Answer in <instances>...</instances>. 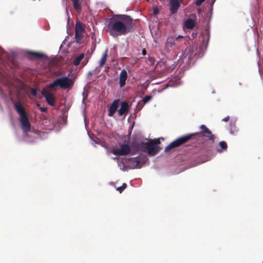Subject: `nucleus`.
I'll return each mask as SVG.
<instances>
[{"label": "nucleus", "instance_id": "11", "mask_svg": "<svg viewBox=\"0 0 263 263\" xmlns=\"http://www.w3.org/2000/svg\"><path fill=\"white\" fill-rule=\"evenodd\" d=\"M130 106L126 101L121 102L120 109L118 110L119 116H126L129 111Z\"/></svg>", "mask_w": 263, "mask_h": 263}, {"label": "nucleus", "instance_id": "21", "mask_svg": "<svg viewBox=\"0 0 263 263\" xmlns=\"http://www.w3.org/2000/svg\"><path fill=\"white\" fill-rule=\"evenodd\" d=\"M127 184L125 183H123L122 186H119L117 188V190L119 191L120 193H122L124 189L126 187Z\"/></svg>", "mask_w": 263, "mask_h": 263}, {"label": "nucleus", "instance_id": "32", "mask_svg": "<svg viewBox=\"0 0 263 263\" xmlns=\"http://www.w3.org/2000/svg\"><path fill=\"white\" fill-rule=\"evenodd\" d=\"M182 37H183V36L179 35H178V36L176 37V40H178L179 39L182 38Z\"/></svg>", "mask_w": 263, "mask_h": 263}, {"label": "nucleus", "instance_id": "19", "mask_svg": "<svg viewBox=\"0 0 263 263\" xmlns=\"http://www.w3.org/2000/svg\"><path fill=\"white\" fill-rule=\"evenodd\" d=\"M84 53H81L79 54L78 57H77L75 59L73 60V64L75 66H78L80 64L81 61L84 59Z\"/></svg>", "mask_w": 263, "mask_h": 263}, {"label": "nucleus", "instance_id": "30", "mask_svg": "<svg viewBox=\"0 0 263 263\" xmlns=\"http://www.w3.org/2000/svg\"><path fill=\"white\" fill-rule=\"evenodd\" d=\"M149 61L151 63H153L154 62V59L153 58L149 57Z\"/></svg>", "mask_w": 263, "mask_h": 263}, {"label": "nucleus", "instance_id": "12", "mask_svg": "<svg viewBox=\"0 0 263 263\" xmlns=\"http://www.w3.org/2000/svg\"><path fill=\"white\" fill-rule=\"evenodd\" d=\"M119 103V100H115L112 102L109 108L108 116L111 117L115 114L118 107Z\"/></svg>", "mask_w": 263, "mask_h": 263}, {"label": "nucleus", "instance_id": "3", "mask_svg": "<svg viewBox=\"0 0 263 263\" xmlns=\"http://www.w3.org/2000/svg\"><path fill=\"white\" fill-rule=\"evenodd\" d=\"M12 104L17 113L20 115V122L23 131L27 133L31 131V124L30 123L28 114L25 108L20 102L12 101Z\"/></svg>", "mask_w": 263, "mask_h": 263}, {"label": "nucleus", "instance_id": "15", "mask_svg": "<svg viewBox=\"0 0 263 263\" xmlns=\"http://www.w3.org/2000/svg\"><path fill=\"white\" fill-rule=\"evenodd\" d=\"M28 54L31 55L33 59L36 60L43 59L46 57V55L42 53L38 52H34L29 51L28 52Z\"/></svg>", "mask_w": 263, "mask_h": 263}, {"label": "nucleus", "instance_id": "2", "mask_svg": "<svg viewBox=\"0 0 263 263\" xmlns=\"http://www.w3.org/2000/svg\"><path fill=\"white\" fill-rule=\"evenodd\" d=\"M200 132L188 134L180 137L173 141L165 147L164 152L166 153L168 152L171 149L181 146V145L185 143L189 140L191 139L195 136H196L199 138H204L207 140L211 141L212 143H214L215 137L212 133L211 131L204 125H201L200 126Z\"/></svg>", "mask_w": 263, "mask_h": 263}, {"label": "nucleus", "instance_id": "26", "mask_svg": "<svg viewBox=\"0 0 263 263\" xmlns=\"http://www.w3.org/2000/svg\"><path fill=\"white\" fill-rule=\"evenodd\" d=\"M204 1L205 0H197L195 2V4L197 6H200Z\"/></svg>", "mask_w": 263, "mask_h": 263}, {"label": "nucleus", "instance_id": "14", "mask_svg": "<svg viewBox=\"0 0 263 263\" xmlns=\"http://www.w3.org/2000/svg\"><path fill=\"white\" fill-rule=\"evenodd\" d=\"M73 4L74 10L77 12H81L82 10L81 4L82 0H71Z\"/></svg>", "mask_w": 263, "mask_h": 263}, {"label": "nucleus", "instance_id": "29", "mask_svg": "<svg viewBox=\"0 0 263 263\" xmlns=\"http://www.w3.org/2000/svg\"><path fill=\"white\" fill-rule=\"evenodd\" d=\"M230 119V117L229 116H227L226 117L222 119V121L224 122H228Z\"/></svg>", "mask_w": 263, "mask_h": 263}, {"label": "nucleus", "instance_id": "17", "mask_svg": "<svg viewBox=\"0 0 263 263\" xmlns=\"http://www.w3.org/2000/svg\"><path fill=\"white\" fill-rule=\"evenodd\" d=\"M184 26L187 29H193L195 26L194 20L191 18H188L185 21Z\"/></svg>", "mask_w": 263, "mask_h": 263}, {"label": "nucleus", "instance_id": "9", "mask_svg": "<svg viewBox=\"0 0 263 263\" xmlns=\"http://www.w3.org/2000/svg\"><path fill=\"white\" fill-rule=\"evenodd\" d=\"M145 152H147L149 155H156L161 149L158 145H155L153 142H146Z\"/></svg>", "mask_w": 263, "mask_h": 263}, {"label": "nucleus", "instance_id": "27", "mask_svg": "<svg viewBox=\"0 0 263 263\" xmlns=\"http://www.w3.org/2000/svg\"><path fill=\"white\" fill-rule=\"evenodd\" d=\"M159 13V9L158 8H155L153 10V14L154 15H157Z\"/></svg>", "mask_w": 263, "mask_h": 263}, {"label": "nucleus", "instance_id": "24", "mask_svg": "<svg viewBox=\"0 0 263 263\" xmlns=\"http://www.w3.org/2000/svg\"><path fill=\"white\" fill-rule=\"evenodd\" d=\"M31 90V94L33 97H36L37 96V89L34 88H30Z\"/></svg>", "mask_w": 263, "mask_h": 263}, {"label": "nucleus", "instance_id": "28", "mask_svg": "<svg viewBox=\"0 0 263 263\" xmlns=\"http://www.w3.org/2000/svg\"><path fill=\"white\" fill-rule=\"evenodd\" d=\"M40 110H41V111L42 112H46L47 110V108L46 107H40Z\"/></svg>", "mask_w": 263, "mask_h": 263}, {"label": "nucleus", "instance_id": "13", "mask_svg": "<svg viewBox=\"0 0 263 263\" xmlns=\"http://www.w3.org/2000/svg\"><path fill=\"white\" fill-rule=\"evenodd\" d=\"M127 78V73L125 69H123L119 76V83L120 87H123L125 85V82Z\"/></svg>", "mask_w": 263, "mask_h": 263}, {"label": "nucleus", "instance_id": "4", "mask_svg": "<svg viewBox=\"0 0 263 263\" xmlns=\"http://www.w3.org/2000/svg\"><path fill=\"white\" fill-rule=\"evenodd\" d=\"M74 85V80L68 76L58 78L49 84L47 88L52 89L55 86H59L62 89H71Z\"/></svg>", "mask_w": 263, "mask_h": 263}, {"label": "nucleus", "instance_id": "1", "mask_svg": "<svg viewBox=\"0 0 263 263\" xmlns=\"http://www.w3.org/2000/svg\"><path fill=\"white\" fill-rule=\"evenodd\" d=\"M106 31L116 37L125 35L135 29L133 19L127 15H115L107 21Z\"/></svg>", "mask_w": 263, "mask_h": 263}, {"label": "nucleus", "instance_id": "8", "mask_svg": "<svg viewBox=\"0 0 263 263\" xmlns=\"http://www.w3.org/2000/svg\"><path fill=\"white\" fill-rule=\"evenodd\" d=\"M42 94L49 105L51 106H55V99L53 93L50 92L47 88H44L42 91Z\"/></svg>", "mask_w": 263, "mask_h": 263}, {"label": "nucleus", "instance_id": "34", "mask_svg": "<svg viewBox=\"0 0 263 263\" xmlns=\"http://www.w3.org/2000/svg\"><path fill=\"white\" fill-rule=\"evenodd\" d=\"M232 124V121H231V122H230V124L231 125Z\"/></svg>", "mask_w": 263, "mask_h": 263}, {"label": "nucleus", "instance_id": "18", "mask_svg": "<svg viewBox=\"0 0 263 263\" xmlns=\"http://www.w3.org/2000/svg\"><path fill=\"white\" fill-rule=\"evenodd\" d=\"M107 52L108 50L106 49L105 51L103 53L102 58L99 62V66L100 67L103 66V65L105 64L106 60H107Z\"/></svg>", "mask_w": 263, "mask_h": 263}, {"label": "nucleus", "instance_id": "16", "mask_svg": "<svg viewBox=\"0 0 263 263\" xmlns=\"http://www.w3.org/2000/svg\"><path fill=\"white\" fill-rule=\"evenodd\" d=\"M152 98V96H146L141 101H139L137 105V108L140 110L143 107L142 104H145L150 101Z\"/></svg>", "mask_w": 263, "mask_h": 263}, {"label": "nucleus", "instance_id": "5", "mask_svg": "<svg viewBox=\"0 0 263 263\" xmlns=\"http://www.w3.org/2000/svg\"><path fill=\"white\" fill-rule=\"evenodd\" d=\"M120 147V148L111 149L110 153L117 156H124L129 154L132 149L130 145L128 144H121Z\"/></svg>", "mask_w": 263, "mask_h": 263}, {"label": "nucleus", "instance_id": "22", "mask_svg": "<svg viewBox=\"0 0 263 263\" xmlns=\"http://www.w3.org/2000/svg\"><path fill=\"white\" fill-rule=\"evenodd\" d=\"M130 161L136 166H138L140 163L139 160L136 158H132Z\"/></svg>", "mask_w": 263, "mask_h": 263}, {"label": "nucleus", "instance_id": "7", "mask_svg": "<svg viewBox=\"0 0 263 263\" xmlns=\"http://www.w3.org/2000/svg\"><path fill=\"white\" fill-rule=\"evenodd\" d=\"M146 142H144L142 140L139 138L134 139L130 144V147L134 152H144Z\"/></svg>", "mask_w": 263, "mask_h": 263}, {"label": "nucleus", "instance_id": "33", "mask_svg": "<svg viewBox=\"0 0 263 263\" xmlns=\"http://www.w3.org/2000/svg\"><path fill=\"white\" fill-rule=\"evenodd\" d=\"M86 63H87V62H84V61L82 62V65H83V66L85 65L86 64Z\"/></svg>", "mask_w": 263, "mask_h": 263}, {"label": "nucleus", "instance_id": "23", "mask_svg": "<svg viewBox=\"0 0 263 263\" xmlns=\"http://www.w3.org/2000/svg\"><path fill=\"white\" fill-rule=\"evenodd\" d=\"M167 44L171 46H173L175 44V41L172 38H168L167 40Z\"/></svg>", "mask_w": 263, "mask_h": 263}, {"label": "nucleus", "instance_id": "20", "mask_svg": "<svg viewBox=\"0 0 263 263\" xmlns=\"http://www.w3.org/2000/svg\"><path fill=\"white\" fill-rule=\"evenodd\" d=\"M219 145L220 146L221 149L226 150L227 148V144L224 141H220L219 143Z\"/></svg>", "mask_w": 263, "mask_h": 263}, {"label": "nucleus", "instance_id": "10", "mask_svg": "<svg viewBox=\"0 0 263 263\" xmlns=\"http://www.w3.org/2000/svg\"><path fill=\"white\" fill-rule=\"evenodd\" d=\"M182 1V0H170V10L172 14H175L177 12Z\"/></svg>", "mask_w": 263, "mask_h": 263}, {"label": "nucleus", "instance_id": "31", "mask_svg": "<svg viewBox=\"0 0 263 263\" xmlns=\"http://www.w3.org/2000/svg\"><path fill=\"white\" fill-rule=\"evenodd\" d=\"M146 54V50L145 49H143L142 50V54L144 55Z\"/></svg>", "mask_w": 263, "mask_h": 263}, {"label": "nucleus", "instance_id": "6", "mask_svg": "<svg viewBox=\"0 0 263 263\" xmlns=\"http://www.w3.org/2000/svg\"><path fill=\"white\" fill-rule=\"evenodd\" d=\"M85 32V28L83 24L80 22H77L75 26V36L76 42L77 43H80L83 37V34Z\"/></svg>", "mask_w": 263, "mask_h": 263}, {"label": "nucleus", "instance_id": "25", "mask_svg": "<svg viewBox=\"0 0 263 263\" xmlns=\"http://www.w3.org/2000/svg\"><path fill=\"white\" fill-rule=\"evenodd\" d=\"M150 142H153L155 145H158L160 143V140L159 139H156L154 140H151Z\"/></svg>", "mask_w": 263, "mask_h": 263}]
</instances>
